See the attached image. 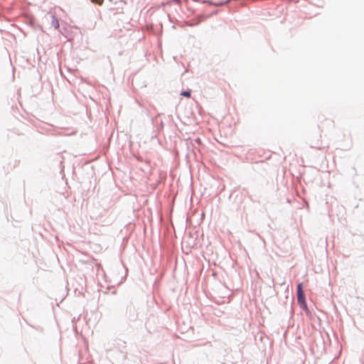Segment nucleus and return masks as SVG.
Instances as JSON below:
<instances>
[{
  "label": "nucleus",
  "mask_w": 364,
  "mask_h": 364,
  "mask_svg": "<svg viewBox=\"0 0 364 364\" xmlns=\"http://www.w3.org/2000/svg\"><path fill=\"white\" fill-rule=\"evenodd\" d=\"M181 95L184 96V97H191V92L190 91H183L181 93Z\"/></svg>",
  "instance_id": "7ed1b4c3"
},
{
  "label": "nucleus",
  "mask_w": 364,
  "mask_h": 364,
  "mask_svg": "<svg viewBox=\"0 0 364 364\" xmlns=\"http://www.w3.org/2000/svg\"><path fill=\"white\" fill-rule=\"evenodd\" d=\"M52 18H53L52 25L55 27V28H56V29L59 28L60 24H59V21H58V18L54 16H53Z\"/></svg>",
  "instance_id": "f03ea898"
},
{
  "label": "nucleus",
  "mask_w": 364,
  "mask_h": 364,
  "mask_svg": "<svg viewBox=\"0 0 364 364\" xmlns=\"http://www.w3.org/2000/svg\"><path fill=\"white\" fill-rule=\"evenodd\" d=\"M97 3H98L100 5H101L102 4V0L101 1H96Z\"/></svg>",
  "instance_id": "20e7f679"
},
{
  "label": "nucleus",
  "mask_w": 364,
  "mask_h": 364,
  "mask_svg": "<svg viewBox=\"0 0 364 364\" xmlns=\"http://www.w3.org/2000/svg\"><path fill=\"white\" fill-rule=\"evenodd\" d=\"M297 301L304 308H306V304L305 300V296L303 291V285L299 283L297 285Z\"/></svg>",
  "instance_id": "f257e3e1"
}]
</instances>
